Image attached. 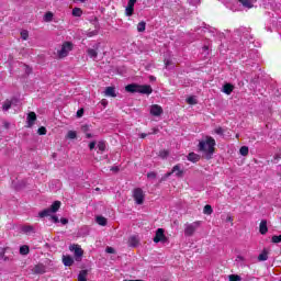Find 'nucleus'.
Returning a JSON list of instances; mask_svg holds the SVG:
<instances>
[{"label": "nucleus", "instance_id": "obj_27", "mask_svg": "<svg viewBox=\"0 0 281 281\" xmlns=\"http://www.w3.org/2000/svg\"><path fill=\"white\" fill-rule=\"evenodd\" d=\"M244 8H254V3L251 0H237Z\"/></svg>", "mask_w": 281, "mask_h": 281}, {"label": "nucleus", "instance_id": "obj_13", "mask_svg": "<svg viewBox=\"0 0 281 281\" xmlns=\"http://www.w3.org/2000/svg\"><path fill=\"white\" fill-rule=\"evenodd\" d=\"M139 241H140L139 235H132L127 240V245L128 247H133V248L139 247Z\"/></svg>", "mask_w": 281, "mask_h": 281}, {"label": "nucleus", "instance_id": "obj_23", "mask_svg": "<svg viewBox=\"0 0 281 281\" xmlns=\"http://www.w3.org/2000/svg\"><path fill=\"white\" fill-rule=\"evenodd\" d=\"M259 262H265L266 260H269V255L267 254V250H263L259 256H258Z\"/></svg>", "mask_w": 281, "mask_h": 281}, {"label": "nucleus", "instance_id": "obj_4", "mask_svg": "<svg viewBox=\"0 0 281 281\" xmlns=\"http://www.w3.org/2000/svg\"><path fill=\"white\" fill-rule=\"evenodd\" d=\"M74 49V44L71 42H65L58 52L59 58H67L69 56V52Z\"/></svg>", "mask_w": 281, "mask_h": 281}, {"label": "nucleus", "instance_id": "obj_43", "mask_svg": "<svg viewBox=\"0 0 281 281\" xmlns=\"http://www.w3.org/2000/svg\"><path fill=\"white\" fill-rule=\"evenodd\" d=\"M37 133L38 135H47V128L42 126L37 130Z\"/></svg>", "mask_w": 281, "mask_h": 281}, {"label": "nucleus", "instance_id": "obj_1", "mask_svg": "<svg viewBox=\"0 0 281 281\" xmlns=\"http://www.w3.org/2000/svg\"><path fill=\"white\" fill-rule=\"evenodd\" d=\"M214 146L216 140L212 136H207L205 140H201L198 145L200 153L204 154L205 159H212L214 156Z\"/></svg>", "mask_w": 281, "mask_h": 281}, {"label": "nucleus", "instance_id": "obj_2", "mask_svg": "<svg viewBox=\"0 0 281 281\" xmlns=\"http://www.w3.org/2000/svg\"><path fill=\"white\" fill-rule=\"evenodd\" d=\"M60 210V201H55L50 207L42 211L40 213L41 218H45L46 216H52V214H56V212Z\"/></svg>", "mask_w": 281, "mask_h": 281}, {"label": "nucleus", "instance_id": "obj_16", "mask_svg": "<svg viewBox=\"0 0 281 281\" xmlns=\"http://www.w3.org/2000/svg\"><path fill=\"white\" fill-rule=\"evenodd\" d=\"M21 232L23 234H36V228H34L32 225H23L21 227Z\"/></svg>", "mask_w": 281, "mask_h": 281}, {"label": "nucleus", "instance_id": "obj_40", "mask_svg": "<svg viewBox=\"0 0 281 281\" xmlns=\"http://www.w3.org/2000/svg\"><path fill=\"white\" fill-rule=\"evenodd\" d=\"M187 102H188V104H196L198 103L196 98H194V97H189L187 99Z\"/></svg>", "mask_w": 281, "mask_h": 281}, {"label": "nucleus", "instance_id": "obj_24", "mask_svg": "<svg viewBox=\"0 0 281 281\" xmlns=\"http://www.w3.org/2000/svg\"><path fill=\"white\" fill-rule=\"evenodd\" d=\"M133 12H135V7L127 4V7L125 8L126 16H133Z\"/></svg>", "mask_w": 281, "mask_h": 281}, {"label": "nucleus", "instance_id": "obj_15", "mask_svg": "<svg viewBox=\"0 0 281 281\" xmlns=\"http://www.w3.org/2000/svg\"><path fill=\"white\" fill-rule=\"evenodd\" d=\"M35 122H36V113L30 112L27 114V126H29V128H32V126H34Z\"/></svg>", "mask_w": 281, "mask_h": 281}, {"label": "nucleus", "instance_id": "obj_21", "mask_svg": "<svg viewBox=\"0 0 281 281\" xmlns=\"http://www.w3.org/2000/svg\"><path fill=\"white\" fill-rule=\"evenodd\" d=\"M63 262L65 267H71L74 265V258L71 256H63Z\"/></svg>", "mask_w": 281, "mask_h": 281}, {"label": "nucleus", "instance_id": "obj_39", "mask_svg": "<svg viewBox=\"0 0 281 281\" xmlns=\"http://www.w3.org/2000/svg\"><path fill=\"white\" fill-rule=\"evenodd\" d=\"M215 135H221L223 137V135H225V128L223 127H217L214 130Z\"/></svg>", "mask_w": 281, "mask_h": 281}, {"label": "nucleus", "instance_id": "obj_22", "mask_svg": "<svg viewBox=\"0 0 281 281\" xmlns=\"http://www.w3.org/2000/svg\"><path fill=\"white\" fill-rule=\"evenodd\" d=\"M14 100H7L4 101L2 109L3 111H10V109H12V104H13Z\"/></svg>", "mask_w": 281, "mask_h": 281}, {"label": "nucleus", "instance_id": "obj_5", "mask_svg": "<svg viewBox=\"0 0 281 281\" xmlns=\"http://www.w3.org/2000/svg\"><path fill=\"white\" fill-rule=\"evenodd\" d=\"M172 175H176L179 179H181L184 175L183 172V165L178 164L172 167L171 171L166 175V177H171Z\"/></svg>", "mask_w": 281, "mask_h": 281}, {"label": "nucleus", "instance_id": "obj_55", "mask_svg": "<svg viewBox=\"0 0 281 281\" xmlns=\"http://www.w3.org/2000/svg\"><path fill=\"white\" fill-rule=\"evenodd\" d=\"M229 223H232V221H234V218L232 216H228L227 220Z\"/></svg>", "mask_w": 281, "mask_h": 281}, {"label": "nucleus", "instance_id": "obj_19", "mask_svg": "<svg viewBox=\"0 0 281 281\" xmlns=\"http://www.w3.org/2000/svg\"><path fill=\"white\" fill-rule=\"evenodd\" d=\"M138 87L139 85L131 83L125 87V91H127V93H137Z\"/></svg>", "mask_w": 281, "mask_h": 281}, {"label": "nucleus", "instance_id": "obj_8", "mask_svg": "<svg viewBox=\"0 0 281 281\" xmlns=\"http://www.w3.org/2000/svg\"><path fill=\"white\" fill-rule=\"evenodd\" d=\"M70 251H74L75 259L77 262H80L82 260V254H85V251H82V248H80V246L78 245L70 246Z\"/></svg>", "mask_w": 281, "mask_h": 281}, {"label": "nucleus", "instance_id": "obj_26", "mask_svg": "<svg viewBox=\"0 0 281 281\" xmlns=\"http://www.w3.org/2000/svg\"><path fill=\"white\" fill-rule=\"evenodd\" d=\"M88 273L87 270H81L78 274V281H87Z\"/></svg>", "mask_w": 281, "mask_h": 281}, {"label": "nucleus", "instance_id": "obj_30", "mask_svg": "<svg viewBox=\"0 0 281 281\" xmlns=\"http://www.w3.org/2000/svg\"><path fill=\"white\" fill-rule=\"evenodd\" d=\"M97 223H98V225H101L102 227L106 226V220L104 216H97Z\"/></svg>", "mask_w": 281, "mask_h": 281}, {"label": "nucleus", "instance_id": "obj_17", "mask_svg": "<svg viewBox=\"0 0 281 281\" xmlns=\"http://www.w3.org/2000/svg\"><path fill=\"white\" fill-rule=\"evenodd\" d=\"M269 232V227H267V220H262L259 224V233L265 236Z\"/></svg>", "mask_w": 281, "mask_h": 281}, {"label": "nucleus", "instance_id": "obj_31", "mask_svg": "<svg viewBox=\"0 0 281 281\" xmlns=\"http://www.w3.org/2000/svg\"><path fill=\"white\" fill-rule=\"evenodd\" d=\"M137 32H146V22L142 21L137 24Z\"/></svg>", "mask_w": 281, "mask_h": 281}, {"label": "nucleus", "instance_id": "obj_41", "mask_svg": "<svg viewBox=\"0 0 281 281\" xmlns=\"http://www.w3.org/2000/svg\"><path fill=\"white\" fill-rule=\"evenodd\" d=\"M271 240L274 244L281 243V235H273Z\"/></svg>", "mask_w": 281, "mask_h": 281}, {"label": "nucleus", "instance_id": "obj_46", "mask_svg": "<svg viewBox=\"0 0 281 281\" xmlns=\"http://www.w3.org/2000/svg\"><path fill=\"white\" fill-rule=\"evenodd\" d=\"M147 178H148V179H156V178H157V173H155V172H149V173H147Z\"/></svg>", "mask_w": 281, "mask_h": 281}, {"label": "nucleus", "instance_id": "obj_57", "mask_svg": "<svg viewBox=\"0 0 281 281\" xmlns=\"http://www.w3.org/2000/svg\"><path fill=\"white\" fill-rule=\"evenodd\" d=\"M165 65H166V67H168L170 65V60H166Z\"/></svg>", "mask_w": 281, "mask_h": 281}, {"label": "nucleus", "instance_id": "obj_50", "mask_svg": "<svg viewBox=\"0 0 281 281\" xmlns=\"http://www.w3.org/2000/svg\"><path fill=\"white\" fill-rule=\"evenodd\" d=\"M135 3H137V0H128L127 5L135 7Z\"/></svg>", "mask_w": 281, "mask_h": 281}, {"label": "nucleus", "instance_id": "obj_54", "mask_svg": "<svg viewBox=\"0 0 281 281\" xmlns=\"http://www.w3.org/2000/svg\"><path fill=\"white\" fill-rule=\"evenodd\" d=\"M72 1H74V3H78V1H79L80 3H85L86 0H72Z\"/></svg>", "mask_w": 281, "mask_h": 281}, {"label": "nucleus", "instance_id": "obj_20", "mask_svg": "<svg viewBox=\"0 0 281 281\" xmlns=\"http://www.w3.org/2000/svg\"><path fill=\"white\" fill-rule=\"evenodd\" d=\"M188 161H192V164H196V161H199L201 159V156H199L198 154L194 153H190L187 156Z\"/></svg>", "mask_w": 281, "mask_h": 281}, {"label": "nucleus", "instance_id": "obj_14", "mask_svg": "<svg viewBox=\"0 0 281 281\" xmlns=\"http://www.w3.org/2000/svg\"><path fill=\"white\" fill-rule=\"evenodd\" d=\"M105 98H117V92H115V87H106L104 90Z\"/></svg>", "mask_w": 281, "mask_h": 281}, {"label": "nucleus", "instance_id": "obj_34", "mask_svg": "<svg viewBox=\"0 0 281 281\" xmlns=\"http://www.w3.org/2000/svg\"><path fill=\"white\" fill-rule=\"evenodd\" d=\"M72 16H82V9L80 8L72 9Z\"/></svg>", "mask_w": 281, "mask_h": 281}, {"label": "nucleus", "instance_id": "obj_49", "mask_svg": "<svg viewBox=\"0 0 281 281\" xmlns=\"http://www.w3.org/2000/svg\"><path fill=\"white\" fill-rule=\"evenodd\" d=\"M110 170H111L112 172H120V167L114 166V167H111Z\"/></svg>", "mask_w": 281, "mask_h": 281}, {"label": "nucleus", "instance_id": "obj_10", "mask_svg": "<svg viewBox=\"0 0 281 281\" xmlns=\"http://www.w3.org/2000/svg\"><path fill=\"white\" fill-rule=\"evenodd\" d=\"M166 234H164V228H158L154 237V243H166Z\"/></svg>", "mask_w": 281, "mask_h": 281}, {"label": "nucleus", "instance_id": "obj_62", "mask_svg": "<svg viewBox=\"0 0 281 281\" xmlns=\"http://www.w3.org/2000/svg\"><path fill=\"white\" fill-rule=\"evenodd\" d=\"M203 49H204V52H206V49H207V46H204V47H203Z\"/></svg>", "mask_w": 281, "mask_h": 281}, {"label": "nucleus", "instance_id": "obj_33", "mask_svg": "<svg viewBox=\"0 0 281 281\" xmlns=\"http://www.w3.org/2000/svg\"><path fill=\"white\" fill-rule=\"evenodd\" d=\"M98 149L100 150V153H104V150H106V144L103 140L99 142Z\"/></svg>", "mask_w": 281, "mask_h": 281}, {"label": "nucleus", "instance_id": "obj_47", "mask_svg": "<svg viewBox=\"0 0 281 281\" xmlns=\"http://www.w3.org/2000/svg\"><path fill=\"white\" fill-rule=\"evenodd\" d=\"M82 115H85V110L80 109L77 111V117H82Z\"/></svg>", "mask_w": 281, "mask_h": 281}, {"label": "nucleus", "instance_id": "obj_25", "mask_svg": "<svg viewBox=\"0 0 281 281\" xmlns=\"http://www.w3.org/2000/svg\"><path fill=\"white\" fill-rule=\"evenodd\" d=\"M20 254H21V256H27V254H30V246H27V245L21 246Z\"/></svg>", "mask_w": 281, "mask_h": 281}, {"label": "nucleus", "instance_id": "obj_52", "mask_svg": "<svg viewBox=\"0 0 281 281\" xmlns=\"http://www.w3.org/2000/svg\"><path fill=\"white\" fill-rule=\"evenodd\" d=\"M98 34V31H92L88 34V36H95Z\"/></svg>", "mask_w": 281, "mask_h": 281}, {"label": "nucleus", "instance_id": "obj_12", "mask_svg": "<svg viewBox=\"0 0 281 281\" xmlns=\"http://www.w3.org/2000/svg\"><path fill=\"white\" fill-rule=\"evenodd\" d=\"M98 49H100V44H94L93 48H88L87 54L89 58H92L93 60H95V58H98Z\"/></svg>", "mask_w": 281, "mask_h": 281}, {"label": "nucleus", "instance_id": "obj_45", "mask_svg": "<svg viewBox=\"0 0 281 281\" xmlns=\"http://www.w3.org/2000/svg\"><path fill=\"white\" fill-rule=\"evenodd\" d=\"M190 5H199L201 0H189Z\"/></svg>", "mask_w": 281, "mask_h": 281}, {"label": "nucleus", "instance_id": "obj_42", "mask_svg": "<svg viewBox=\"0 0 281 281\" xmlns=\"http://www.w3.org/2000/svg\"><path fill=\"white\" fill-rule=\"evenodd\" d=\"M246 36H249V38H248V43H249L248 47L250 48L251 45H254V35H250L249 33H246Z\"/></svg>", "mask_w": 281, "mask_h": 281}, {"label": "nucleus", "instance_id": "obj_29", "mask_svg": "<svg viewBox=\"0 0 281 281\" xmlns=\"http://www.w3.org/2000/svg\"><path fill=\"white\" fill-rule=\"evenodd\" d=\"M239 153L243 157H247L249 155V147L247 146H241L239 149Z\"/></svg>", "mask_w": 281, "mask_h": 281}, {"label": "nucleus", "instance_id": "obj_58", "mask_svg": "<svg viewBox=\"0 0 281 281\" xmlns=\"http://www.w3.org/2000/svg\"><path fill=\"white\" fill-rule=\"evenodd\" d=\"M86 137H87V139H91L92 135L91 134H87Z\"/></svg>", "mask_w": 281, "mask_h": 281}, {"label": "nucleus", "instance_id": "obj_28", "mask_svg": "<svg viewBox=\"0 0 281 281\" xmlns=\"http://www.w3.org/2000/svg\"><path fill=\"white\" fill-rule=\"evenodd\" d=\"M169 155H170L169 150L162 149L159 151L158 157H160V159H168Z\"/></svg>", "mask_w": 281, "mask_h": 281}, {"label": "nucleus", "instance_id": "obj_53", "mask_svg": "<svg viewBox=\"0 0 281 281\" xmlns=\"http://www.w3.org/2000/svg\"><path fill=\"white\" fill-rule=\"evenodd\" d=\"M147 136H148V134L143 133V134H140V139H145V137H147Z\"/></svg>", "mask_w": 281, "mask_h": 281}, {"label": "nucleus", "instance_id": "obj_35", "mask_svg": "<svg viewBox=\"0 0 281 281\" xmlns=\"http://www.w3.org/2000/svg\"><path fill=\"white\" fill-rule=\"evenodd\" d=\"M243 278L238 274H229L228 276V281H240Z\"/></svg>", "mask_w": 281, "mask_h": 281}, {"label": "nucleus", "instance_id": "obj_11", "mask_svg": "<svg viewBox=\"0 0 281 281\" xmlns=\"http://www.w3.org/2000/svg\"><path fill=\"white\" fill-rule=\"evenodd\" d=\"M137 93H143L145 95H150V93H153V87L148 86V85H138L137 88Z\"/></svg>", "mask_w": 281, "mask_h": 281}, {"label": "nucleus", "instance_id": "obj_61", "mask_svg": "<svg viewBox=\"0 0 281 281\" xmlns=\"http://www.w3.org/2000/svg\"><path fill=\"white\" fill-rule=\"evenodd\" d=\"M102 104H106V100H102Z\"/></svg>", "mask_w": 281, "mask_h": 281}, {"label": "nucleus", "instance_id": "obj_59", "mask_svg": "<svg viewBox=\"0 0 281 281\" xmlns=\"http://www.w3.org/2000/svg\"><path fill=\"white\" fill-rule=\"evenodd\" d=\"M61 223L65 225V224L68 223V221L67 220H63Z\"/></svg>", "mask_w": 281, "mask_h": 281}, {"label": "nucleus", "instance_id": "obj_6", "mask_svg": "<svg viewBox=\"0 0 281 281\" xmlns=\"http://www.w3.org/2000/svg\"><path fill=\"white\" fill-rule=\"evenodd\" d=\"M199 222H193L191 224H187L184 228V236H194V232L199 229Z\"/></svg>", "mask_w": 281, "mask_h": 281}, {"label": "nucleus", "instance_id": "obj_9", "mask_svg": "<svg viewBox=\"0 0 281 281\" xmlns=\"http://www.w3.org/2000/svg\"><path fill=\"white\" fill-rule=\"evenodd\" d=\"M5 254H12V248H10V247L3 248L2 252H0V258L4 262H10V260H12L14 258V256H12V255L7 256Z\"/></svg>", "mask_w": 281, "mask_h": 281}, {"label": "nucleus", "instance_id": "obj_3", "mask_svg": "<svg viewBox=\"0 0 281 281\" xmlns=\"http://www.w3.org/2000/svg\"><path fill=\"white\" fill-rule=\"evenodd\" d=\"M133 199L136 205H144V199H146V194L142 188H136L133 190Z\"/></svg>", "mask_w": 281, "mask_h": 281}, {"label": "nucleus", "instance_id": "obj_18", "mask_svg": "<svg viewBox=\"0 0 281 281\" xmlns=\"http://www.w3.org/2000/svg\"><path fill=\"white\" fill-rule=\"evenodd\" d=\"M222 91L223 93H226V95H232V91H234V86L232 83H225Z\"/></svg>", "mask_w": 281, "mask_h": 281}, {"label": "nucleus", "instance_id": "obj_37", "mask_svg": "<svg viewBox=\"0 0 281 281\" xmlns=\"http://www.w3.org/2000/svg\"><path fill=\"white\" fill-rule=\"evenodd\" d=\"M67 137L68 139H76V137H78V134L76 133V131H69L67 133Z\"/></svg>", "mask_w": 281, "mask_h": 281}, {"label": "nucleus", "instance_id": "obj_51", "mask_svg": "<svg viewBox=\"0 0 281 281\" xmlns=\"http://www.w3.org/2000/svg\"><path fill=\"white\" fill-rule=\"evenodd\" d=\"M89 148H90V150H93V148H95V142H91L89 144Z\"/></svg>", "mask_w": 281, "mask_h": 281}, {"label": "nucleus", "instance_id": "obj_44", "mask_svg": "<svg viewBox=\"0 0 281 281\" xmlns=\"http://www.w3.org/2000/svg\"><path fill=\"white\" fill-rule=\"evenodd\" d=\"M27 36H30V34L27 33V31H22V32H21V38H23V41H27Z\"/></svg>", "mask_w": 281, "mask_h": 281}, {"label": "nucleus", "instance_id": "obj_48", "mask_svg": "<svg viewBox=\"0 0 281 281\" xmlns=\"http://www.w3.org/2000/svg\"><path fill=\"white\" fill-rule=\"evenodd\" d=\"M106 254H115V249L113 247H106Z\"/></svg>", "mask_w": 281, "mask_h": 281}, {"label": "nucleus", "instance_id": "obj_56", "mask_svg": "<svg viewBox=\"0 0 281 281\" xmlns=\"http://www.w3.org/2000/svg\"><path fill=\"white\" fill-rule=\"evenodd\" d=\"M4 128H10V123H4Z\"/></svg>", "mask_w": 281, "mask_h": 281}, {"label": "nucleus", "instance_id": "obj_36", "mask_svg": "<svg viewBox=\"0 0 281 281\" xmlns=\"http://www.w3.org/2000/svg\"><path fill=\"white\" fill-rule=\"evenodd\" d=\"M212 212H214V210H212V205L206 204L204 206L203 213L210 215V214H212Z\"/></svg>", "mask_w": 281, "mask_h": 281}, {"label": "nucleus", "instance_id": "obj_38", "mask_svg": "<svg viewBox=\"0 0 281 281\" xmlns=\"http://www.w3.org/2000/svg\"><path fill=\"white\" fill-rule=\"evenodd\" d=\"M52 19H54V13H52V12H47L44 15V21H46L47 23H49V21H52Z\"/></svg>", "mask_w": 281, "mask_h": 281}, {"label": "nucleus", "instance_id": "obj_32", "mask_svg": "<svg viewBox=\"0 0 281 281\" xmlns=\"http://www.w3.org/2000/svg\"><path fill=\"white\" fill-rule=\"evenodd\" d=\"M34 271H35V273H45V266L37 265V266H35Z\"/></svg>", "mask_w": 281, "mask_h": 281}, {"label": "nucleus", "instance_id": "obj_7", "mask_svg": "<svg viewBox=\"0 0 281 281\" xmlns=\"http://www.w3.org/2000/svg\"><path fill=\"white\" fill-rule=\"evenodd\" d=\"M150 115L154 117H160V115H164V108L159 104H153L149 110Z\"/></svg>", "mask_w": 281, "mask_h": 281}, {"label": "nucleus", "instance_id": "obj_60", "mask_svg": "<svg viewBox=\"0 0 281 281\" xmlns=\"http://www.w3.org/2000/svg\"><path fill=\"white\" fill-rule=\"evenodd\" d=\"M150 80H156V78L154 76L150 77Z\"/></svg>", "mask_w": 281, "mask_h": 281}]
</instances>
